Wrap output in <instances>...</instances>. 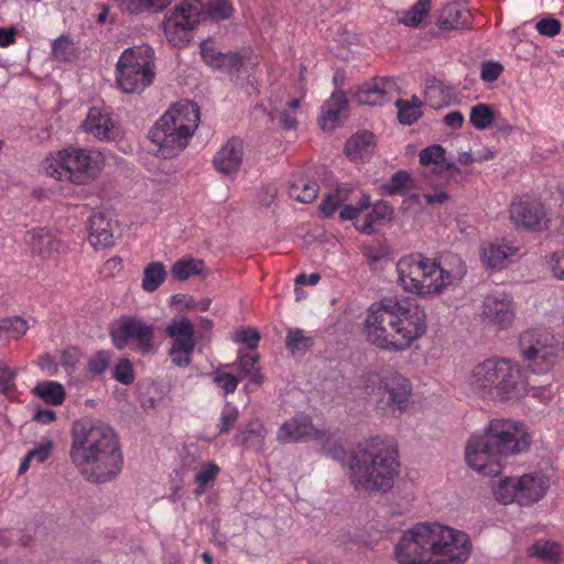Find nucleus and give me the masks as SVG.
Masks as SVG:
<instances>
[{
    "label": "nucleus",
    "mask_w": 564,
    "mask_h": 564,
    "mask_svg": "<svg viewBox=\"0 0 564 564\" xmlns=\"http://www.w3.org/2000/svg\"><path fill=\"white\" fill-rule=\"evenodd\" d=\"M432 0H419L402 13L399 21L408 26H417L431 10Z\"/></svg>",
    "instance_id": "37998d69"
},
{
    "label": "nucleus",
    "mask_w": 564,
    "mask_h": 564,
    "mask_svg": "<svg viewBox=\"0 0 564 564\" xmlns=\"http://www.w3.org/2000/svg\"><path fill=\"white\" fill-rule=\"evenodd\" d=\"M200 55L203 61L210 67L217 68V64H219L220 57L223 55L221 52H217L214 47V43L210 40L204 41L200 44Z\"/></svg>",
    "instance_id": "052dcab7"
},
{
    "label": "nucleus",
    "mask_w": 564,
    "mask_h": 564,
    "mask_svg": "<svg viewBox=\"0 0 564 564\" xmlns=\"http://www.w3.org/2000/svg\"><path fill=\"white\" fill-rule=\"evenodd\" d=\"M470 553L471 542L465 532L436 522L415 524L394 546L399 564H464Z\"/></svg>",
    "instance_id": "f03ea898"
},
{
    "label": "nucleus",
    "mask_w": 564,
    "mask_h": 564,
    "mask_svg": "<svg viewBox=\"0 0 564 564\" xmlns=\"http://www.w3.org/2000/svg\"><path fill=\"white\" fill-rule=\"evenodd\" d=\"M410 182V175L405 171H398L392 175L390 182L384 185V189L389 195L400 193Z\"/></svg>",
    "instance_id": "680f3d73"
},
{
    "label": "nucleus",
    "mask_w": 564,
    "mask_h": 564,
    "mask_svg": "<svg viewBox=\"0 0 564 564\" xmlns=\"http://www.w3.org/2000/svg\"><path fill=\"white\" fill-rule=\"evenodd\" d=\"M469 467L482 477H496L502 471L500 460H467Z\"/></svg>",
    "instance_id": "8fccbe9b"
},
{
    "label": "nucleus",
    "mask_w": 564,
    "mask_h": 564,
    "mask_svg": "<svg viewBox=\"0 0 564 564\" xmlns=\"http://www.w3.org/2000/svg\"><path fill=\"white\" fill-rule=\"evenodd\" d=\"M199 120L198 106L189 100H181L156 121L150 138L159 147L162 156H175L187 147Z\"/></svg>",
    "instance_id": "0eeeda50"
},
{
    "label": "nucleus",
    "mask_w": 564,
    "mask_h": 564,
    "mask_svg": "<svg viewBox=\"0 0 564 564\" xmlns=\"http://www.w3.org/2000/svg\"><path fill=\"white\" fill-rule=\"evenodd\" d=\"M238 367L250 381L257 386L263 383V376L260 372L259 355L256 352H243L241 349L238 351Z\"/></svg>",
    "instance_id": "c9c22d12"
},
{
    "label": "nucleus",
    "mask_w": 564,
    "mask_h": 564,
    "mask_svg": "<svg viewBox=\"0 0 564 564\" xmlns=\"http://www.w3.org/2000/svg\"><path fill=\"white\" fill-rule=\"evenodd\" d=\"M204 20L200 0H183L163 22L167 41L174 47H185L192 40V31Z\"/></svg>",
    "instance_id": "ddd939ff"
},
{
    "label": "nucleus",
    "mask_w": 564,
    "mask_h": 564,
    "mask_svg": "<svg viewBox=\"0 0 564 564\" xmlns=\"http://www.w3.org/2000/svg\"><path fill=\"white\" fill-rule=\"evenodd\" d=\"M319 192V185L314 180L300 178L293 182L289 189V195L294 200L301 203H312Z\"/></svg>",
    "instance_id": "f704fd0d"
},
{
    "label": "nucleus",
    "mask_w": 564,
    "mask_h": 564,
    "mask_svg": "<svg viewBox=\"0 0 564 564\" xmlns=\"http://www.w3.org/2000/svg\"><path fill=\"white\" fill-rule=\"evenodd\" d=\"M72 455L84 454V458L98 455L121 458L119 438L115 430L99 420L84 417L72 426Z\"/></svg>",
    "instance_id": "1a4fd4ad"
},
{
    "label": "nucleus",
    "mask_w": 564,
    "mask_h": 564,
    "mask_svg": "<svg viewBox=\"0 0 564 564\" xmlns=\"http://www.w3.org/2000/svg\"><path fill=\"white\" fill-rule=\"evenodd\" d=\"M380 403L387 404L392 413L404 412L412 395V384L408 378L397 371H384L379 381Z\"/></svg>",
    "instance_id": "2eb2a0df"
},
{
    "label": "nucleus",
    "mask_w": 564,
    "mask_h": 564,
    "mask_svg": "<svg viewBox=\"0 0 564 564\" xmlns=\"http://www.w3.org/2000/svg\"><path fill=\"white\" fill-rule=\"evenodd\" d=\"M167 275L165 265L162 262H150L143 271V278H142V289L148 292L152 293L156 291L162 283L165 281Z\"/></svg>",
    "instance_id": "72a5a7b5"
},
{
    "label": "nucleus",
    "mask_w": 564,
    "mask_h": 564,
    "mask_svg": "<svg viewBox=\"0 0 564 564\" xmlns=\"http://www.w3.org/2000/svg\"><path fill=\"white\" fill-rule=\"evenodd\" d=\"M0 328L2 335L6 334L11 338L19 339L25 335L29 325L24 318L13 316L0 319Z\"/></svg>",
    "instance_id": "de8ad7c7"
},
{
    "label": "nucleus",
    "mask_w": 564,
    "mask_h": 564,
    "mask_svg": "<svg viewBox=\"0 0 564 564\" xmlns=\"http://www.w3.org/2000/svg\"><path fill=\"white\" fill-rule=\"evenodd\" d=\"M83 129L88 134L106 141L116 140L121 129L118 122H116L110 113L101 108L91 107L83 122Z\"/></svg>",
    "instance_id": "aec40b11"
},
{
    "label": "nucleus",
    "mask_w": 564,
    "mask_h": 564,
    "mask_svg": "<svg viewBox=\"0 0 564 564\" xmlns=\"http://www.w3.org/2000/svg\"><path fill=\"white\" fill-rule=\"evenodd\" d=\"M25 240L32 252L39 254L42 259H55L66 250V245L57 235L45 228H35L28 231Z\"/></svg>",
    "instance_id": "412c9836"
},
{
    "label": "nucleus",
    "mask_w": 564,
    "mask_h": 564,
    "mask_svg": "<svg viewBox=\"0 0 564 564\" xmlns=\"http://www.w3.org/2000/svg\"><path fill=\"white\" fill-rule=\"evenodd\" d=\"M521 355L536 352L545 347H558L553 335L542 329H529L523 332L519 338Z\"/></svg>",
    "instance_id": "c85d7f7f"
},
{
    "label": "nucleus",
    "mask_w": 564,
    "mask_h": 564,
    "mask_svg": "<svg viewBox=\"0 0 564 564\" xmlns=\"http://www.w3.org/2000/svg\"><path fill=\"white\" fill-rule=\"evenodd\" d=\"M529 555L539 561L556 564L560 561V546L552 541H540L529 549Z\"/></svg>",
    "instance_id": "58836bf2"
},
{
    "label": "nucleus",
    "mask_w": 564,
    "mask_h": 564,
    "mask_svg": "<svg viewBox=\"0 0 564 564\" xmlns=\"http://www.w3.org/2000/svg\"><path fill=\"white\" fill-rule=\"evenodd\" d=\"M518 503L529 506L544 497L547 490L546 479L542 474H527L517 478Z\"/></svg>",
    "instance_id": "b1692460"
},
{
    "label": "nucleus",
    "mask_w": 564,
    "mask_h": 564,
    "mask_svg": "<svg viewBox=\"0 0 564 564\" xmlns=\"http://www.w3.org/2000/svg\"><path fill=\"white\" fill-rule=\"evenodd\" d=\"M113 352L100 349L91 355L88 360V370L95 376L102 375L109 367Z\"/></svg>",
    "instance_id": "09e8293b"
},
{
    "label": "nucleus",
    "mask_w": 564,
    "mask_h": 564,
    "mask_svg": "<svg viewBox=\"0 0 564 564\" xmlns=\"http://www.w3.org/2000/svg\"><path fill=\"white\" fill-rule=\"evenodd\" d=\"M78 471L90 482L115 479L122 469L121 460H74Z\"/></svg>",
    "instance_id": "4be33fe9"
},
{
    "label": "nucleus",
    "mask_w": 564,
    "mask_h": 564,
    "mask_svg": "<svg viewBox=\"0 0 564 564\" xmlns=\"http://www.w3.org/2000/svg\"><path fill=\"white\" fill-rule=\"evenodd\" d=\"M466 382L473 393L489 401L514 400L528 391L522 369L508 358L491 357L477 362Z\"/></svg>",
    "instance_id": "39448f33"
},
{
    "label": "nucleus",
    "mask_w": 564,
    "mask_h": 564,
    "mask_svg": "<svg viewBox=\"0 0 564 564\" xmlns=\"http://www.w3.org/2000/svg\"><path fill=\"white\" fill-rule=\"evenodd\" d=\"M494 120V110L486 104H477L470 110L469 122L477 130H485L489 128Z\"/></svg>",
    "instance_id": "c03bdc74"
},
{
    "label": "nucleus",
    "mask_w": 564,
    "mask_h": 564,
    "mask_svg": "<svg viewBox=\"0 0 564 564\" xmlns=\"http://www.w3.org/2000/svg\"><path fill=\"white\" fill-rule=\"evenodd\" d=\"M112 376L122 384H131L135 378L132 362L127 358L120 359L115 366Z\"/></svg>",
    "instance_id": "3c124183"
},
{
    "label": "nucleus",
    "mask_w": 564,
    "mask_h": 564,
    "mask_svg": "<svg viewBox=\"0 0 564 564\" xmlns=\"http://www.w3.org/2000/svg\"><path fill=\"white\" fill-rule=\"evenodd\" d=\"M510 219L517 227L532 231L542 230L547 223L545 207L536 199L513 202L510 206Z\"/></svg>",
    "instance_id": "a211bd4d"
},
{
    "label": "nucleus",
    "mask_w": 564,
    "mask_h": 564,
    "mask_svg": "<svg viewBox=\"0 0 564 564\" xmlns=\"http://www.w3.org/2000/svg\"><path fill=\"white\" fill-rule=\"evenodd\" d=\"M397 271L404 291L432 297L458 284L466 274V264L456 254L436 261L421 253H412L398 261Z\"/></svg>",
    "instance_id": "20e7f679"
},
{
    "label": "nucleus",
    "mask_w": 564,
    "mask_h": 564,
    "mask_svg": "<svg viewBox=\"0 0 564 564\" xmlns=\"http://www.w3.org/2000/svg\"><path fill=\"white\" fill-rule=\"evenodd\" d=\"M53 449V441L51 438L41 440L32 449H30L24 458H47Z\"/></svg>",
    "instance_id": "0e129e2a"
},
{
    "label": "nucleus",
    "mask_w": 564,
    "mask_h": 564,
    "mask_svg": "<svg viewBox=\"0 0 564 564\" xmlns=\"http://www.w3.org/2000/svg\"><path fill=\"white\" fill-rule=\"evenodd\" d=\"M313 338L301 328H291L285 337V347L292 354L305 352L313 346Z\"/></svg>",
    "instance_id": "a19ab883"
},
{
    "label": "nucleus",
    "mask_w": 564,
    "mask_h": 564,
    "mask_svg": "<svg viewBox=\"0 0 564 564\" xmlns=\"http://www.w3.org/2000/svg\"><path fill=\"white\" fill-rule=\"evenodd\" d=\"M373 147V134L368 131H362L352 135L345 147L347 156L352 160H364L372 151Z\"/></svg>",
    "instance_id": "2f4dec72"
},
{
    "label": "nucleus",
    "mask_w": 564,
    "mask_h": 564,
    "mask_svg": "<svg viewBox=\"0 0 564 564\" xmlns=\"http://www.w3.org/2000/svg\"><path fill=\"white\" fill-rule=\"evenodd\" d=\"M470 23L469 11L459 8L457 4L446 6L437 20V26L443 31L465 29L468 28Z\"/></svg>",
    "instance_id": "c756f323"
},
{
    "label": "nucleus",
    "mask_w": 564,
    "mask_h": 564,
    "mask_svg": "<svg viewBox=\"0 0 564 564\" xmlns=\"http://www.w3.org/2000/svg\"><path fill=\"white\" fill-rule=\"evenodd\" d=\"M122 10L131 14L160 12L167 8L173 0H118Z\"/></svg>",
    "instance_id": "e433bc0d"
},
{
    "label": "nucleus",
    "mask_w": 564,
    "mask_h": 564,
    "mask_svg": "<svg viewBox=\"0 0 564 564\" xmlns=\"http://www.w3.org/2000/svg\"><path fill=\"white\" fill-rule=\"evenodd\" d=\"M154 76V51L150 45H135L122 52L117 63L116 83L123 93L143 91Z\"/></svg>",
    "instance_id": "9d476101"
},
{
    "label": "nucleus",
    "mask_w": 564,
    "mask_h": 564,
    "mask_svg": "<svg viewBox=\"0 0 564 564\" xmlns=\"http://www.w3.org/2000/svg\"><path fill=\"white\" fill-rule=\"evenodd\" d=\"M419 160L422 166L431 167V172L434 174L459 172L456 165L446 159V151L440 144L422 149L419 153Z\"/></svg>",
    "instance_id": "cd10ccee"
},
{
    "label": "nucleus",
    "mask_w": 564,
    "mask_h": 564,
    "mask_svg": "<svg viewBox=\"0 0 564 564\" xmlns=\"http://www.w3.org/2000/svg\"><path fill=\"white\" fill-rule=\"evenodd\" d=\"M238 419V410L230 403L225 404L220 414V432H228Z\"/></svg>",
    "instance_id": "e2e57ef3"
},
{
    "label": "nucleus",
    "mask_w": 564,
    "mask_h": 564,
    "mask_svg": "<svg viewBox=\"0 0 564 564\" xmlns=\"http://www.w3.org/2000/svg\"><path fill=\"white\" fill-rule=\"evenodd\" d=\"M88 241L95 248H108L115 242L111 220L102 213H94L88 220Z\"/></svg>",
    "instance_id": "a878e982"
},
{
    "label": "nucleus",
    "mask_w": 564,
    "mask_h": 564,
    "mask_svg": "<svg viewBox=\"0 0 564 564\" xmlns=\"http://www.w3.org/2000/svg\"><path fill=\"white\" fill-rule=\"evenodd\" d=\"M348 99L344 91L336 90L323 106L318 124L324 131H332L339 121L340 113L347 109Z\"/></svg>",
    "instance_id": "bb28decb"
},
{
    "label": "nucleus",
    "mask_w": 564,
    "mask_h": 564,
    "mask_svg": "<svg viewBox=\"0 0 564 564\" xmlns=\"http://www.w3.org/2000/svg\"><path fill=\"white\" fill-rule=\"evenodd\" d=\"M525 366L534 373L541 375L549 372L555 365L558 357V347H545L543 350H536L533 355H521Z\"/></svg>",
    "instance_id": "7c9ffc66"
},
{
    "label": "nucleus",
    "mask_w": 564,
    "mask_h": 564,
    "mask_svg": "<svg viewBox=\"0 0 564 564\" xmlns=\"http://www.w3.org/2000/svg\"><path fill=\"white\" fill-rule=\"evenodd\" d=\"M15 371L4 364H0V392L8 393L14 388Z\"/></svg>",
    "instance_id": "338daca9"
},
{
    "label": "nucleus",
    "mask_w": 564,
    "mask_h": 564,
    "mask_svg": "<svg viewBox=\"0 0 564 564\" xmlns=\"http://www.w3.org/2000/svg\"><path fill=\"white\" fill-rule=\"evenodd\" d=\"M524 424L510 419H492L482 433H474L467 441L465 458L485 455L487 458L516 456L530 446Z\"/></svg>",
    "instance_id": "423d86ee"
},
{
    "label": "nucleus",
    "mask_w": 564,
    "mask_h": 564,
    "mask_svg": "<svg viewBox=\"0 0 564 564\" xmlns=\"http://www.w3.org/2000/svg\"><path fill=\"white\" fill-rule=\"evenodd\" d=\"M421 100L417 97H413L412 101L398 99L395 106L398 108L399 121L403 124H413L421 116Z\"/></svg>",
    "instance_id": "ea45409f"
},
{
    "label": "nucleus",
    "mask_w": 564,
    "mask_h": 564,
    "mask_svg": "<svg viewBox=\"0 0 564 564\" xmlns=\"http://www.w3.org/2000/svg\"><path fill=\"white\" fill-rule=\"evenodd\" d=\"M101 163L99 152L72 147L48 154L42 162V169L57 181L85 185L97 177Z\"/></svg>",
    "instance_id": "6e6552de"
},
{
    "label": "nucleus",
    "mask_w": 564,
    "mask_h": 564,
    "mask_svg": "<svg viewBox=\"0 0 564 564\" xmlns=\"http://www.w3.org/2000/svg\"><path fill=\"white\" fill-rule=\"evenodd\" d=\"M397 80L391 77L375 78L361 85L356 94V100L361 105L377 106L390 101L398 93Z\"/></svg>",
    "instance_id": "6ab92c4d"
},
{
    "label": "nucleus",
    "mask_w": 564,
    "mask_h": 564,
    "mask_svg": "<svg viewBox=\"0 0 564 564\" xmlns=\"http://www.w3.org/2000/svg\"><path fill=\"white\" fill-rule=\"evenodd\" d=\"M535 30L541 35L554 37L561 33L562 23L560 20H557L551 15H547L536 22Z\"/></svg>",
    "instance_id": "13d9d810"
},
{
    "label": "nucleus",
    "mask_w": 564,
    "mask_h": 564,
    "mask_svg": "<svg viewBox=\"0 0 564 564\" xmlns=\"http://www.w3.org/2000/svg\"><path fill=\"white\" fill-rule=\"evenodd\" d=\"M261 336L256 328H239L232 335L235 343L245 344L249 349H256L259 346Z\"/></svg>",
    "instance_id": "864d4df0"
},
{
    "label": "nucleus",
    "mask_w": 564,
    "mask_h": 564,
    "mask_svg": "<svg viewBox=\"0 0 564 564\" xmlns=\"http://www.w3.org/2000/svg\"><path fill=\"white\" fill-rule=\"evenodd\" d=\"M503 67L497 62H486L481 66L480 77L484 82L492 83L501 75Z\"/></svg>",
    "instance_id": "69168bd1"
},
{
    "label": "nucleus",
    "mask_w": 564,
    "mask_h": 564,
    "mask_svg": "<svg viewBox=\"0 0 564 564\" xmlns=\"http://www.w3.org/2000/svg\"><path fill=\"white\" fill-rule=\"evenodd\" d=\"M234 6L229 0H210L204 4V19L206 17L214 21L227 20L232 15Z\"/></svg>",
    "instance_id": "49530a36"
},
{
    "label": "nucleus",
    "mask_w": 564,
    "mask_h": 564,
    "mask_svg": "<svg viewBox=\"0 0 564 564\" xmlns=\"http://www.w3.org/2000/svg\"><path fill=\"white\" fill-rule=\"evenodd\" d=\"M204 269V262L194 258H182L171 268L172 276L177 281H185L193 275H198Z\"/></svg>",
    "instance_id": "4c0bfd02"
},
{
    "label": "nucleus",
    "mask_w": 564,
    "mask_h": 564,
    "mask_svg": "<svg viewBox=\"0 0 564 564\" xmlns=\"http://www.w3.org/2000/svg\"><path fill=\"white\" fill-rule=\"evenodd\" d=\"M80 360V350L77 347H69L62 351L59 364L66 369H73Z\"/></svg>",
    "instance_id": "774afa93"
},
{
    "label": "nucleus",
    "mask_w": 564,
    "mask_h": 564,
    "mask_svg": "<svg viewBox=\"0 0 564 564\" xmlns=\"http://www.w3.org/2000/svg\"><path fill=\"white\" fill-rule=\"evenodd\" d=\"M33 394L44 403L51 405H61L65 400V389L57 381L39 382L32 390Z\"/></svg>",
    "instance_id": "473e14b6"
},
{
    "label": "nucleus",
    "mask_w": 564,
    "mask_h": 564,
    "mask_svg": "<svg viewBox=\"0 0 564 564\" xmlns=\"http://www.w3.org/2000/svg\"><path fill=\"white\" fill-rule=\"evenodd\" d=\"M213 381L224 391L225 395L234 393L239 383L236 376L221 370L214 372Z\"/></svg>",
    "instance_id": "4d7b16f0"
},
{
    "label": "nucleus",
    "mask_w": 564,
    "mask_h": 564,
    "mask_svg": "<svg viewBox=\"0 0 564 564\" xmlns=\"http://www.w3.org/2000/svg\"><path fill=\"white\" fill-rule=\"evenodd\" d=\"M494 495L496 499L503 503H518V485H517V478L514 477H507L499 481L497 487L494 489Z\"/></svg>",
    "instance_id": "a18cd8bd"
},
{
    "label": "nucleus",
    "mask_w": 564,
    "mask_h": 564,
    "mask_svg": "<svg viewBox=\"0 0 564 564\" xmlns=\"http://www.w3.org/2000/svg\"><path fill=\"white\" fill-rule=\"evenodd\" d=\"M427 330L426 313L410 299H384L373 303L365 319L368 341L389 352H403Z\"/></svg>",
    "instance_id": "f257e3e1"
},
{
    "label": "nucleus",
    "mask_w": 564,
    "mask_h": 564,
    "mask_svg": "<svg viewBox=\"0 0 564 564\" xmlns=\"http://www.w3.org/2000/svg\"><path fill=\"white\" fill-rule=\"evenodd\" d=\"M424 100L433 109L443 108L448 104L444 90L437 85H431L425 89Z\"/></svg>",
    "instance_id": "5fc2aeb1"
},
{
    "label": "nucleus",
    "mask_w": 564,
    "mask_h": 564,
    "mask_svg": "<svg viewBox=\"0 0 564 564\" xmlns=\"http://www.w3.org/2000/svg\"><path fill=\"white\" fill-rule=\"evenodd\" d=\"M344 467L356 491L364 495L391 489L399 474L398 460H344Z\"/></svg>",
    "instance_id": "9b49d317"
},
{
    "label": "nucleus",
    "mask_w": 564,
    "mask_h": 564,
    "mask_svg": "<svg viewBox=\"0 0 564 564\" xmlns=\"http://www.w3.org/2000/svg\"><path fill=\"white\" fill-rule=\"evenodd\" d=\"M109 336L118 350L129 348L142 356L156 350L154 326L137 316H121L111 324Z\"/></svg>",
    "instance_id": "f8f14e48"
},
{
    "label": "nucleus",
    "mask_w": 564,
    "mask_h": 564,
    "mask_svg": "<svg viewBox=\"0 0 564 564\" xmlns=\"http://www.w3.org/2000/svg\"><path fill=\"white\" fill-rule=\"evenodd\" d=\"M52 53L55 59L61 62L70 61L74 55L72 41L66 36H59L53 42Z\"/></svg>",
    "instance_id": "603ef678"
},
{
    "label": "nucleus",
    "mask_w": 564,
    "mask_h": 564,
    "mask_svg": "<svg viewBox=\"0 0 564 564\" xmlns=\"http://www.w3.org/2000/svg\"><path fill=\"white\" fill-rule=\"evenodd\" d=\"M172 339L169 349L171 362L178 368H187L192 364V355L196 347L194 324L186 317H174L165 328Z\"/></svg>",
    "instance_id": "4468645a"
},
{
    "label": "nucleus",
    "mask_w": 564,
    "mask_h": 564,
    "mask_svg": "<svg viewBox=\"0 0 564 564\" xmlns=\"http://www.w3.org/2000/svg\"><path fill=\"white\" fill-rule=\"evenodd\" d=\"M219 473V467L214 463L203 464L195 474L194 481L197 488L194 490L196 496L203 495L207 488L214 485V480Z\"/></svg>",
    "instance_id": "79ce46f5"
},
{
    "label": "nucleus",
    "mask_w": 564,
    "mask_h": 564,
    "mask_svg": "<svg viewBox=\"0 0 564 564\" xmlns=\"http://www.w3.org/2000/svg\"><path fill=\"white\" fill-rule=\"evenodd\" d=\"M481 317L500 329L509 328L514 319L512 295L507 292L486 295L481 305Z\"/></svg>",
    "instance_id": "f3484780"
},
{
    "label": "nucleus",
    "mask_w": 564,
    "mask_h": 564,
    "mask_svg": "<svg viewBox=\"0 0 564 564\" xmlns=\"http://www.w3.org/2000/svg\"><path fill=\"white\" fill-rule=\"evenodd\" d=\"M352 193L350 185L343 184L333 192L326 194L319 205V210L325 217H332L339 208V218L341 220H354L358 217L361 210L370 206V197L367 194H361L357 205L344 204L350 199Z\"/></svg>",
    "instance_id": "dca6fc26"
},
{
    "label": "nucleus",
    "mask_w": 564,
    "mask_h": 564,
    "mask_svg": "<svg viewBox=\"0 0 564 564\" xmlns=\"http://www.w3.org/2000/svg\"><path fill=\"white\" fill-rule=\"evenodd\" d=\"M243 145L242 141L232 138L214 156L215 169L223 174H235L239 171L242 163Z\"/></svg>",
    "instance_id": "5701e85b"
},
{
    "label": "nucleus",
    "mask_w": 564,
    "mask_h": 564,
    "mask_svg": "<svg viewBox=\"0 0 564 564\" xmlns=\"http://www.w3.org/2000/svg\"><path fill=\"white\" fill-rule=\"evenodd\" d=\"M276 437L280 442L315 440L322 445L323 453L332 458H340L348 453L349 458H397L399 454L395 440L389 436L368 440L356 451L343 433L315 429L306 414H297L284 422Z\"/></svg>",
    "instance_id": "7ed1b4c3"
},
{
    "label": "nucleus",
    "mask_w": 564,
    "mask_h": 564,
    "mask_svg": "<svg viewBox=\"0 0 564 564\" xmlns=\"http://www.w3.org/2000/svg\"><path fill=\"white\" fill-rule=\"evenodd\" d=\"M243 65L242 56L237 52L223 53L216 69L231 73L238 72Z\"/></svg>",
    "instance_id": "bf43d9fd"
},
{
    "label": "nucleus",
    "mask_w": 564,
    "mask_h": 564,
    "mask_svg": "<svg viewBox=\"0 0 564 564\" xmlns=\"http://www.w3.org/2000/svg\"><path fill=\"white\" fill-rule=\"evenodd\" d=\"M519 247L514 242L501 239L489 242L481 249L480 258L485 265L492 269H500L506 261L517 254Z\"/></svg>",
    "instance_id": "393cba45"
},
{
    "label": "nucleus",
    "mask_w": 564,
    "mask_h": 564,
    "mask_svg": "<svg viewBox=\"0 0 564 564\" xmlns=\"http://www.w3.org/2000/svg\"><path fill=\"white\" fill-rule=\"evenodd\" d=\"M545 261L553 278L564 281V248L546 256Z\"/></svg>",
    "instance_id": "6e6d98bb"
}]
</instances>
